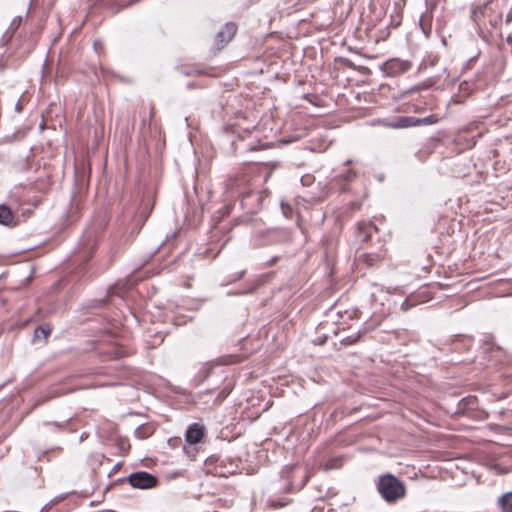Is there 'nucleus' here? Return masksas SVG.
Returning <instances> with one entry per match:
<instances>
[{
	"instance_id": "6e6552de",
	"label": "nucleus",
	"mask_w": 512,
	"mask_h": 512,
	"mask_svg": "<svg viewBox=\"0 0 512 512\" xmlns=\"http://www.w3.org/2000/svg\"><path fill=\"white\" fill-rule=\"evenodd\" d=\"M0 224L8 227H15L18 224L11 209L5 204L0 205Z\"/></svg>"
},
{
	"instance_id": "1a4fd4ad",
	"label": "nucleus",
	"mask_w": 512,
	"mask_h": 512,
	"mask_svg": "<svg viewBox=\"0 0 512 512\" xmlns=\"http://www.w3.org/2000/svg\"><path fill=\"white\" fill-rule=\"evenodd\" d=\"M357 229L360 241L364 243L369 240L372 229L376 228L371 223L363 221L358 223Z\"/></svg>"
},
{
	"instance_id": "39448f33",
	"label": "nucleus",
	"mask_w": 512,
	"mask_h": 512,
	"mask_svg": "<svg viewBox=\"0 0 512 512\" xmlns=\"http://www.w3.org/2000/svg\"><path fill=\"white\" fill-rule=\"evenodd\" d=\"M237 27L234 23L228 22L224 25L221 31H219L215 38L216 50H221L228 42L232 40L236 34Z\"/></svg>"
},
{
	"instance_id": "9b49d317",
	"label": "nucleus",
	"mask_w": 512,
	"mask_h": 512,
	"mask_svg": "<svg viewBox=\"0 0 512 512\" xmlns=\"http://www.w3.org/2000/svg\"><path fill=\"white\" fill-rule=\"evenodd\" d=\"M499 504L505 512H512V492H507L500 497Z\"/></svg>"
},
{
	"instance_id": "2eb2a0df",
	"label": "nucleus",
	"mask_w": 512,
	"mask_h": 512,
	"mask_svg": "<svg viewBox=\"0 0 512 512\" xmlns=\"http://www.w3.org/2000/svg\"><path fill=\"white\" fill-rule=\"evenodd\" d=\"M420 89H421L420 86H414L413 88H411V91H418Z\"/></svg>"
},
{
	"instance_id": "423d86ee",
	"label": "nucleus",
	"mask_w": 512,
	"mask_h": 512,
	"mask_svg": "<svg viewBox=\"0 0 512 512\" xmlns=\"http://www.w3.org/2000/svg\"><path fill=\"white\" fill-rule=\"evenodd\" d=\"M205 433L206 429L204 425L200 423H192L186 430L185 440L190 445L198 444L202 441Z\"/></svg>"
},
{
	"instance_id": "dca6fc26",
	"label": "nucleus",
	"mask_w": 512,
	"mask_h": 512,
	"mask_svg": "<svg viewBox=\"0 0 512 512\" xmlns=\"http://www.w3.org/2000/svg\"><path fill=\"white\" fill-rule=\"evenodd\" d=\"M401 307H402L403 310H406L407 309V302H404Z\"/></svg>"
},
{
	"instance_id": "f257e3e1",
	"label": "nucleus",
	"mask_w": 512,
	"mask_h": 512,
	"mask_svg": "<svg viewBox=\"0 0 512 512\" xmlns=\"http://www.w3.org/2000/svg\"><path fill=\"white\" fill-rule=\"evenodd\" d=\"M509 0H487L473 3L470 7V19L477 31L482 34L497 29L502 24L503 10Z\"/></svg>"
},
{
	"instance_id": "f03ea898",
	"label": "nucleus",
	"mask_w": 512,
	"mask_h": 512,
	"mask_svg": "<svg viewBox=\"0 0 512 512\" xmlns=\"http://www.w3.org/2000/svg\"><path fill=\"white\" fill-rule=\"evenodd\" d=\"M377 488L387 502H394L405 495L404 484L392 474L381 476Z\"/></svg>"
},
{
	"instance_id": "f3484780",
	"label": "nucleus",
	"mask_w": 512,
	"mask_h": 512,
	"mask_svg": "<svg viewBox=\"0 0 512 512\" xmlns=\"http://www.w3.org/2000/svg\"><path fill=\"white\" fill-rule=\"evenodd\" d=\"M136 1L137 0H132L129 4L131 5V4L135 3Z\"/></svg>"
},
{
	"instance_id": "0eeeda50",
	"label": "nucleus",
	"mask_w": 512,
	"mask_h": 512,
	"mask_svg": "<svg viewBox=\"0 0 512 512\" xmlns=\"http://www.w3.org/2000/svg\"><path fill=\"white\" fill-rule=\"evenodd\" d=\"M411 64L408 61H402L399 59H392L386 63V70L389 74H400L408 71Z\"/></svg>"
},
{
	"instance_id": "ddd939ff",
	"label": "nucleus",
	"mask_w": 512,
	"mask_h": 512,
	"mask_svg": "<svg viewBox=\"0 0 512 512\" xmlns=\"http://www.w3.org/2000/svg\"><path fill=\"white\" fill-rule=\"evenodd\" d=\"M359 337H360V334H359V333L355 334L354 336H348L347 338H345V339L343 340V343H344V344H352V343H355V342L359 339Z\"/></svg>"
},
{
	"instance_id": "7ed1b4c3",
	"label": "nucleus",
	"mask_w": 512,
	"mask_h": 512,
	"mask_svg": "<svg viewBox=\"0 0 512 512\" xmlns=\"http://www.w3.org/2000/svg\"><path fill=\"white\" fill-rule=\"evenodd\" d=\"M128 482L134 488L150 489L156 486L157 478L146 471H138L128 476Z\"/></svg>"
},
{
	"instance_id": "a211bd4d",
	"label": "nucleus",
	"mask_w": 512,
	"mask_h": 512,
	"mask_svg": "<svg viewBox=\"0 0 512 512\" xmlns=\"http://www.w3.org/2000/svg\"><path fill=\"white\" fill-rule=\"evenodd\" d=\"M509 4H510L511 9H512V0H509Z\"/></svg>"
},
{
	"instance_id": "20e7f679",
	"label": "nucleus",
	"mask_w": 512,
	"mask_h": 512,
	"mask_svg": "<svg viewBox=\"0 0 512 512\" xmlns=\"http://www.w3.org/2000/svg\"><path fill=\"white\" fill-rule=\"evenodd\" d=\"M437 119L434 116H428L425 118H415V117H398L395 121L387 124L388 127L393 129L406 128L417 125H427L436 123Z\"/></svg>"
},
{
	"instance_id": "4468645a",
	"label": "nucleus",
	"mask_w": 512,
	"mask_h": 512,
	"mask_svg": "<svg viewBox=\"0 0 512 512\" xmlns=\"http://www.w3.org/2000/svg\"><path fill=\"white\" fill-rule=\"evenodd\" d=\"M505 22L510 24L512 22V9L506 14Z\"/></svg>"
},
{
	"instance_id": "f8f14e48",
	"label": "nucleus",
	"mask_w": 512,
	"mask_h": 512,
	"mask_svg": "<svg viewBox=\"0 0 512 512\" xmlns=\"http://www.w3.org/2000/svg\"><path fill=\"white\" fill-rule=\"evenodd\" d=\"M51 332V329L48 326H39L35 329V336L39 337V334H41L44 338H46Z\"/></svg>"
},
{
	"instance_id": "9d476101",
	"label": "nucleus",
	"mask_w": 512,
	"mask_h": 512,
	"mask_svg": "<svg viewBox=\"0 0 512 512\" xmlns=\"http://www.w3.org/2000/svg\"><path fill=\"white\" fill-rule=\"evenodd\" d=\"M383 255L381 254H369L362 253L359 255V260L365 262L368 266H373L375 263L382 260Z\"/></svg>"
}]
</instances>
